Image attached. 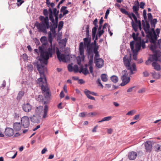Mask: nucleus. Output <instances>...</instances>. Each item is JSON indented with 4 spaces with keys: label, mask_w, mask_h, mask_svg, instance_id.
Wrapping results in <instances>:
<instances>
[{
    "label": "nucleus",
    "mask_w": 161,
    "mask_h": 161,
    "mask_svg": "<svg viewBox=\"0 0 161 161\" xmlns=\"http://www.w3.org/2000/svg\"><path fill=\"white\" fill-rule=\"evenodd\" d=\"M38 49H36L34 50L35 53L39 55V52L41 58L40 60L41 64H38L37 65V69L40 74V77L42 79L46 78L44 74L45 69L44 65L47 64L48 60L49 57H52L53 55V49L52 47H49L47 49V51L43 52L42 48V47H39Z\"/></svg>",
    "instance_id": "nucleus-1"
},
{
    "label": "nucleus",
    "mask_w": 161,
    "mask_h": 161,
    "mask_svg": "<svg viewBox=\"0 0 161 161\" xmlns=\"http://www.w3.org/2000/svg\"><path fill=\"white\" fill-rule=\"evenodd\" d=\"M49 17L40 16L39 17L40 20L41 21L40 23L36 22L35 25L39 31L44 33L47 32L46 29L49 28L50 26L49 22Z\"/></svg>",
    "instance_id": "nucleus-2"
},
{
    "label": "nucleus",
    "mask_w": 161,
    "mask_h": 161,
    "mask_svg": "<svg viewBox=\"0 0 161 161\" xmlns=\"http://www.w3.org/2000/svg\"><path fill=\"white\" fill-rule=\"evenodd\" d=\"M124 64L128 71V74L130 75L136 73L137 69L135 63L133 64L131 66L130 62L131 61L130 56L129 57L125 55L123 58Z\"/></svg>",
    "instance_id": "nucleus-3"
},
{
    "label": "nucleus",
    "mask_w": 161,
    "mask_h": 161,
    "mask_svg": "<svg viewBox=\"0 0 161 161\" xmlns=\"http://www.w3.org/2000/svg\"><path fill=\"white\" fill-rule=\"evenodd\" d=\"M37 83L39 84L42 91L44 92L47 91L48 88L47 86V80L46 78H38L37 81Z\"/></svg>",
    "instance_id": "nucleus-4"
},
{
    "label": "nucleus",
    "mask_w": 161,
    "mask_h": 161,
    "mask_svg": "<svg viewBox=\"0 0 161 161\" xmlns=\"http://www.w3.org/2000/svg\"><path fill=\"white\" fill-rule=\"evenodd\" d=\"M139 40V42H136L135 45V49L134 46L135 43L134 41H133L130 42V46L132 52L137 53L140 50L141 47V39L140 38Z\"/></svg>",
    "instance_id": "nucleus-5"
},
{
    "label": "nucleus",
    "mask_w": 161,
    "mask_h": 161,
    "mask_svg": "<svg viewBox=\"0 0 161 161\" xmlns=\"http://www.w3.org/2000/svg\"><path fill=\"white\" fill-rule=\"evenodd\" d=\"M128 74H129L128 72L127 73L126 70H125L123 72V75L121 77L122 82L120 84L121 86H125L130 82V78L128 76Z\"/></svg>",
    "instance_id": "nucleus-6"
},
{
    "label": "nucleus",
    "mask_w": 161,
    "mask_h": 161,
    "mask_svg": "<svg viewBox=\"0 0 161 161\" xmlns=\"http://www.w3.org/2000/svg\"><path fill=\"white\" fill-rule=\"evenodd\" d=\"M121 12L124 14L126 15H127L128 17L132 21L131 22V25L132 26V27L133 29L134 30L135 32H136L137 31V25L134 23V22L132 18L131 17L130 14L128 12H127L125 9L124 8H121L120 9Z\"/></svg>",
    "instance_id": "nucleus-7"
},
{
    "label": "nucleus",
    "mask_w": 161,
    "mask_h": 161,
    "mask_svg": "<svg viewBox=\"0 0 161 161\" xmlns=\"http://www.w3.org/2000/svg\"><path fill=\"white\" fill-rule=\"evenodd\" d=\"M56 49V53L57 55L58 58L60 61H63L65 62L66 61V57L67 56L64 54H61L58 47H53V49L55 50Z\"/></svg>",
    "instance_id": "nucleus-8"
},
{
    "label": "nucleus",
    "mask_w": 161,
    "mask_h": 161,
    "mask_svg": "<svg viewBox=\"0 0 161 161\" xmlns=\"http://www.w3.org/2000/svg\"><path fill=\"white\" fill-rule=\"evenodd\" d=\"M21 123L23 127L27 128L30 125V120L29 117L27 116L22 117L21 119Z\"/></svg>",
    "instance_id": "nucleus-9"
},
{
    "label": "nucleus",
    "mask_w": 161,
    "mask_h": 161,
    "mask_svg": "<svg viewBox=\"0 0 161 161\" xmlns=\"http://www.w3.org/2000/svg\"><path fill=\"white\" fill-rule=\"evenodd\" d=\"M145 21V22L143 20L142 21L143 28L146 34H151L152 32L149 31L150 25L149 23L147 20Z\"/></svg>",
    "instance_id": "nucleus-10"
},
{
    "label": "nucleus",
    "mask_w": 161,
    "mask_h": 161,
    "mask_svg": "<svg viewBox=\"0 0 161 161\" xmlns=\"http://www.w3.org/2000/svg\"><path fill=\"white\" fill-rule=\"evenodd\" d=\"M152 142L150 141H147L144 143L145 149L146 152H150L152 150Z\"/></svg>",
    "instance_id": "nucleus-11"
},
{
    "label": "nucleus",
    "mask_w": 161,
    "mask_h": 161,
    "mask_svg": "<svg viewBox=\"0 0 161 161\" xmlns=\"http://www.w3.org/2000/svg\"><path fill=\"white\" fill-rule=\"evenodd\" d=\"M22 109L24 111L26 112L29 113L32 109V106L29 103H24L22 106Z\"/></svg>",
    "instance_id": "nucleus-12"
},
{
    "label": "nucleus",
    "mask_w": 161,
    "mask_h": 161,
    "mask_svg": "<svg viewBox=\"0 0 161 161\" xmlns=\"http://www.w3.org/2000/svg\"><path fill=\"white\" fill-rule=\"evenodd\" d=\"M79 50L80 56L81 58L84 59L85 56L84 53V43L83 42L80 43Z\"/></svg>",
    "instance_id": "nucleus-13"
},
{
    "label": "nucleus",
    "mask_w": 161,
    "mask_h": 161,
    "mask_svg": "<svg viewBox=\"0 0 161 161\" xmlns=\"http://www.w3.org/2000/svg\"><path fill=\"white\" fill-rule=\"evenodd\" d=\"M14 130L9 127H7L5 129L4 133L8 136H11L14 134Z\"/></svg>",
    "instance_id": "nucleus-14"
},
{
    "label": "nucleus",
    "mask_w": 161,
    "mask_h": 161,
    "mask_svg": "<svg viewBox=\"0 0 161 161\" xmlns=\"http://www.w3.org/2000/svg\"><path fill=\"white\" fill-rule=\"evenodd\" d=\"M96 66L99 68H102L104 65L103 60L101 58H99L95 61Z\"/></svg>",
    "instance_id": "nucleus-15"
},
{
    "label": "nucleus",
    "mask_w": 161,
    "mask_h": 161,
    "mask_svg": "<svg viewBox=\"0 0 161 161\" xmlns=\"http://www.w3.org/2000/svg\"><path fill=\"white\" fill-rule=\"evenodd\" d=\"M40 41L42 43V46H40L39 47H42L43 52H47V51H44V48L43 46V45H46L47 44V37L45 36H42L40 39Z\"/></svg>",
    "instance_id": "nucleus-16"
},
{
    "label": "nucleus",
    "mask_w": 161,
    "mask_h": 161,
    "mask_svg": "<svg viewBox=\"0 0 161 161\" xmlns=\"http://www.w3.org/2000/svg\"><path fill=\"white\" fill-rule=\"evenodd\" d=\"M150 36V37L149 38L150 42L151 43L154 44L156 42L157 40V35H153V33L152 32V34H148Z\"/></svg>",
    "instance_id": "nucleus-17"
},
{
    "label": "nucleus",
    "mask_w": 161,
    "mask_h": 161,
    "mask_svg": "<svg viewBox=\"0 0 161 161\" xmlns=\"http://www.w3.org/2000/svg\"><path fill=\"white\" fill-rule=\"evenodd\" d=\"M137 156V154L136 152L134 151H132L129 152L128 155V157L130 160H133L135 159Z\"/></svg>",
    "instance_id": "nucleus-18"
},
{
    "label": "nucleus",
    "mask_w": 161,
    "mask_h": 161,
    "mask_svg": "<svg viewBox=\"0 0 161 161\" xmlns=\"http://www.w3.org/2000/svg\"><path fill=\"white\" fill-rule=\"evenodd\" d=\"M159 57L158 54L156 53L150 56L149 58V60H150L151 62H156L158 60V58Z\"/></svg>",
    "instance_id": "nucleus-19"
},
{
    "label": "nucleus",
    "mask_w": 161,
    "mask_h": 161,
    "mask_svg": "<svg viewBox=\"0 0 161 161\" xmlns=\"http://www.w3.org/2000/svg\"><path fill=\"white\" fill-rule=\"evenodd\" d=\"M160 46V45L158 42L157 43L156 42L155 43H154V44H153L151 45L150 49L152 51L154 52L156 49L158 47H159Z\"/></svg>",
    "instance_id": "nucleus-20"
},
{
    "label": "nucleus",
    "mask_w": 161,
    "mask_h": 161,
    "mask_svg": "<svg viewBox=\"0 0 161 161\" xmlns=\"http://www.w3.org/2000/svg\"><path fill=\"white\" fill-rule=\"evenodd\" d=\"M13 128L15 131H19L21 128V124L20 123H15L14 124Z\"/></svg>",
    "instance_id": "nucleus-21"
},
{
    "label": "nucleus",
    "mask_w": 161,
    "mask_h": 161,
    "mask_svg": "<svg viewBox=\"0 0 161 161\" xmlns=\"http://www.w3.org/2000/svg\"><path fill=\"white\" fill-rule=\"evenodd\" d=\"M84 44L86 47H89L90 46V43L91 42V37H86L83 39Z\"/></svg>",
    "instance_id": "nucleus-22"
},
{
    "label": "nucleus",
    "mask_w": 161,
    "mask_h": 161,
    "mask_svg": "<svg viewBox=\"0 0 161 161\" xmlns=\"http://www.w3.org/2000/svg\"><path fill=\"white\" fill-rule=\"evenodd\" d=\"M153 67H154V69L157 71H159L161 69L160 65L157 62H153L152 64Z\"/></svg>",
    "instance_id": "nucleus-23"
},
{
    "label": "nucleus",
    "mask_w": 161,
    "mask_h": 161,
    "mask_svg": "<svg viewBox=\"0 0 161 161\" xmlns=\"http://www.w3.org/2000/svg\"><path fill=\"white\" fill-rule=\"evenodd\" d=\"M48 108L47 105H46L44 106L43 110V114L42 115V118L45 119L47 117V112L48 111Z\"/></svg>",
    "instance_id": "nucleus-24"
},
{
    "label": "nucleus",
    "mask_w": 161,
    "mask_h": 161,
    "mask_svg": "<svg viewBox=\"0 0 161 161\" xmlns=\"http://www.w3.org/2000/svg\"><path fill=\"white\" fill-rule=\"evenodd\" d=\"M79 72L80 73H82L85 75H87L89 73L87 69L86 68H84L83 66H82L80 68Z\"/></svg>",
    "instance_id": "nucleus-25"
},
{
    "label": "nucleus",
    "mask_w": 161,
    "mask_h": 161,
    "mask_svg": "<svg viewBox=\"0 0 161 161\" xmlns=\"http://www.w3.org/2000/svg\"><path fill=\"white\" fill-rule=\"evenodd\" d=\"M67 40L66 38L60 40L59 42V45L62 48H64L66 45Z\"/></svg>",
    "instance_id": "nucleus-26"
},
{
    "label": "nucleus",
    "mask_w": 161,
    "mask_h": 161,
    "mask_svg": "<svg viewBox=\"0 0 161 161\" xmlns=\"http://www.w3.org/2000/svg\"><path fill=\"white\" fill-rule=\"evenodd\" d=\"M30 119L31 121L34 123H38L40 122L39 120L38 119L36 116H35L34 115L31 116L30 117Z\"/></svg>",
    "instance_id": "nucleus-27"
},
{
    "label": "nucleus",
    "mask_w": 161,
    "mask_h": 161,
    "mask_svg": "<svg viewBox=\"0 0 161 161\" xmlns=\"http://www.w3.org/2000/svg\"><path fill=\"white\" fill-rule=\"evenodd\" d=\"M67 8V7L64 6H62L61 8L60 12L63 14V15H65L69 13V11L68 10L66 9Z\"/></svg>",
    "instance_id": "nucleus-28"
},
{
    "label": "nucleus",
    "mask_w": 161,
    "mask_h": 161,
    "mask_svg": "<svg viewBox=\"0 0 161 161\" xmlns=\"http://www.w3.org/2000/svg\"><path fill=\"white\" fill-rule=\"evenodd\" d=\"M43 110V107L42 106H39L37 107L35 109V113L37 115H40Z\"/></svg>",
    "instance_id": "nucleus-29"
},
{
    "label": "nucleus",
    "mask_w": 161,
    "mask_h": 161,
    "mask_svg": "<svg viewBox=\"0 0 161 161\" xmlns=\"http://www.w3.org/2000/svg\"><path fill=\"white\" fill-rule=\"evenodd\" d=\"M151 74L152 75V76L153 78L158 79L160 77L161 75L159 73L157 74L155 71L152 72Z\"/></svg>",
    "instance_id": "nucleus-30"
},
{
    "label": "nucleus",
    "mask_w": 161,
    "mask_h": 161,
    "mask_svg": "<svg viewBox=\"0 0 161 161\" xmlns=\"http://www.w3.org/2000/svg\"><path fill=\"white\" fill-rule=\"evenodd\" d=\"M84 92L85 94L86 95L87 97L91 100H95V98L94 97L91 96L90 95V91H88L87 89H86L84 91Z\"/></svg>",
    "instance_id": "nucleus-31"
},
{
    "label": "nucleus",
    "mask_w": 161,
    "mask_h": 161,
    "mask_svg": "<svg viewBox=\"0 0 161 161\" xmlns=\"http://www.w3.org/2000/svg\"><path fill=\"white\" fill-rule=\"evenodd\" d=\"M57 25L55 24H53L52 25L50 26L49 28L50 29V31L52 32V33L54 35L56 33L55 29L57 27Z\"/></svg>",
    "instance_id": "nucleus-32"
},
{
    "label": "nucleus",
    "mask_w": 161,
    "mask_h": 161,
    "mask_svg": "<svg viewBox=\"0 0 161 161\" xmlns=\"http://www.w3.org/2000/svg\"><path fill=\"white\" fill-rule=\"evenodd\" d=\"M87 48L86 49V54L88 56V57H89L90 55L93 54L92 51V47L90 46L89 47H87Z\"/></svg>",
    "instance_id": "nucleus-33"
},
{
    "label": "nucleus",
    "mask_w": 161,
    "mask_h": 161,
    "mask_svg": "<svg viewBox=\"0 0 161 161\" xmlns=\"http://www.w3.org/2000/svg\"><path fill=\"white\" fill-rule=\"evenodd\" d=\"M49 12V19L51 21H54V18L53 14V10L51 8H49L48 9Z\"/></svg>",
    "instance_id": "nucleus-34"
},
{
    "label": "nucleus",
    "mask_w": 161,
    "mask_h": 161,
    "mask_svg": "<svg viewBox=\"0 0 161 161\" xmlns=\"http://www.w3.org/2000/svg\"><path fill=\"white\" fill-rule=\"evenodd\" d=\"M132 9L133 12L138 17L139 15L138 10L139 9V7L133 6L132 7Z\"/></svg>",
    "instance_id": "nucleus-35"
},
{
    "label": "nucleus",
    "mask_w": 161,
    "mask_h": 161,
    "mask_svg": "<svg viewBox=\"0 0 161 161\" xmlns=\"http://www.w3.org/2000/svg\"><path fill=\"white\" fill-rule=\"evenodd\" d=\"M131 17L132 18V17L135 22L134 23L137 25V24L139 23V21H140V20H138L136 14H135L134 13H131L130 14Z\"/></svg>",
    "instance_id": "nucleus-36"
},
{
    "label": "nucleus",
    "mask_w": 161,
    "mask_h": 161,
    "mask_svg": "<svg viewBox=\"0 0 161 161\" xmlns=\"http://www.w3.org/2000/svg\"><path fill=\"white\" fill-rule=\"evenodd\" d=\"M111 81L114 83H116L118 82V77L115 75H113L110 77Z\"/></svg>",
    "instance_id": "nucleus-37"
},
{
    "label": "nucleus",
    "mask_w": 161,
    "mask_h": 161,
    "mask_svg": "<svg viewBox=\"0 0 161 161\" xmlns=\"http://www.w3.org/2000/svg\"><path fill=\"white\" fill-rule=\"evenodd\" d=\"M24 94V92L23 91H20L17 97V99L18 100H20L21 99L22 97L23 96Z\"/></svg>",
    "instance_id": "nucleus-38"
},
{
    "label": "nucleus",
    "mask_w": 161,
    "mask_h": 161,
    "mask_svg": "<svg viewBox=\"0 0 161 161\" xmlns=\"http://www.w3.org/2000/svg\"><path fill=\"white\" fill-rule=\"evenodd\" d=\"M157 22V19H151L150 21V23L152 27L154 28L155 25Z\"/></svg>",
    "instance_id": "nucleus-39"
},
{
    "label": "nucleus",
    "mask_w": 161,
    "mask_h": 161,
    "mask_svg": "<svg viewBox=\"0 0 161 161\" xmlns=\"http://www.w3.org/2000/svg\"><path fill=\"white\" fill-rule=\"evenodd\" d=\"M101 78L103 81L106 82L108 80L107 75L105 74H102L101 75Z\"/></svg>",
    "instance_id": "nucleus-40"
},
{
    "label": "nucleus",
    "mask_w": 161,
    "mask_h": 161,
    "mask_svg": "<svg viewBox=\"0 0 161 161\" xmlns=\"http://www.w3.org/2000/svg\"><path fill=\"white\" fill-rule=\"evenodd\" d=\"M59 13V10H57L56 8H53V14L54 16L58 15Z\"/></svg>",
    "instance_id": "nucleus-41"
},
{
    "label": "nucleus",
    "mask_w": 161,
    "mask_h": 161,
    "mask_svg": "<svg viewBox=\"0 0 161 161\" xmlns=\"http://www.w3.org/2000/svg\"><path fill=\"white\" fill-rule=\"evenodd\" d=\"M89 25H87L86 26V37L90 38L91 37L89 35Z\"/></svg>",
    "instance_id": "nucleus-42"
},
{
    "label": "nucleus",
    "mask_w": 161,
    "mask_h": 161,
    "mask_svg": "<svg viewBox=\"0 0 161 161\" xmlns=\"http://www.w3.org/2000/svg\"><path fill=\"white\" fill-rule=\"evenodd\" d=\"M155 150L157 152L161 151V146L159 144H157L155 147Z\"/></svg>",
    "instance_id": "nucleus-43"
},
{
    "label": "nucleus",
    "mask_w": 161,
    "mask_h": 161,
    "mask_svg": "<svg viewBox=\"0 0 161 161\" xmlns=\"http://www.w3.org/2000/svg\"><path fill=\"white\" fill-rule=\"evenodd\" d=\"M138 34L137 33L136 35L134 32H133L132 34V37L135 41H137L138 39Z\"/></svg>",
    "instance_id": "nucleus-44"
},
{
    "label": "nucleus",
    "mask_w": 161,
    "mask_h": 161,
    "mask_svg": "<svg viewBox=\"0 0 161 161\" xmlns=\"http://www.w3.org/2000/svg\"><path fill=\"white\" fill-rule=\"evenodd\" d=\"M55 17V20L54 19V21H51L53 24H55L56 25H58V15L54 16Z\"/></svg>",
    "instance_id": "nucleus-45"
},
{
    "label": "nucleus",
    "mask_w": 161,
    "mask_h": 161,
    "mask_svg": "<svg viewBox=\"0 0 161 161\" xmlns=\"http://www.w3.org/2000/svg\"><path fill=\"white\" fill-rule=\"evenodd\" d=\"M73 71L75 73L79 72V67L77 65H75L73 67Z\"/></svg>",
    "instance_id": "nucleus-46"
},
{
    "label": "nucleus",
    "mask_w": 161,
    "mask_h": 161,
    "mask_svg": "<svg viewBox=\"0 0 161 161\" xmlns=\"http://www.w3.org/2000/svg\"><path fill=\"white\" fill-rule=\"evenodd\" d=\"M45 92V93L44 94V96L47 99H48L49 98H50V97L51 96V94H50L49 92L48 91L46 92Z\"/></svg>",
    "instance_id": "nucleus-47"
},
{
    "label": "nucleus",
    "mask_w": 161,
    "mask_h": 161,
    "mask_svg": "<svg viewBox=\"0 0 161 161\" xmlns=\"http://www.w3.org/2000/svg\"><path fill=\"white\" fill-rule=\"evenodd\" d=\"M17 3H16L17 5L18 6H20L22 3H24V0H17Z\"/></svg>",
    "instance_id": "nucleus-48"
},
{
    "label": "nucleus",
    "mask_w": 161,
    "mask_h": 161,
    "mask_svg": "<svg viewBox=\"0 0 161 161\" xmlns=\"http://www.w3.org/2000/svg\"><path fill=\"white\" fill-rule=\"evenodd\" d=\"M48 12L47 9H44L43 10V14L45 17H48Z\"/></svg>",
    "instance_id": "nucleus-49"
},
{
    "label": "nucleus",
    "mask_w": 161,
    "mask_h": 161,
    "mask_svg": "<svg viewBox=\"0 0 161 161\" xmlns=\"http://www.w3.org/2000/svg\"><path fill=\"white\" fill-rule=\"evenodd\" d=\"M104 31L103 30H98L97 35L99 37H100L101 36L103 33Z\"/></svg>",
    "instance_id": "nucleus-50"
},
{
    "label": "nucleus",
    "mask_w": 161,
    "mask_h": 161,
    "mask_svg": "<svg viewBox=\"0 0 161 161\" xmlns=\"http://www.w3.org/2000/svg\"><path fill=\"white\" fill-rule=\"evenodd\" d=\"M64 24V22L63 21H61L59 22L58 25V29L59 30L61 29L63 26Z\"/></svg>",
    "instance_id": "nucleus-51"
},
{
    "label": "nucleus",
    "mask_w": 161,
    "mask_h": 161,
    "mask_svg": "<svg viewBox=\"0 0 161 161\" xmlns=\"http://www.w3.org/2000/svg\"><path fill=\"white\" fill-rule=\"evenodd\" d=\"M73 67L71 64H69L68 66V69L69 71L71 72L73 71Z\"/></svg>",
    "instance_id": "nucleus-52"
},
{
    "label": "nucleus",
    "mask_w": 161,
    "mask_h": 161,
    "mask_svg": "<svg viewBox=\"0 0 161 161\" xmlns=\"http://www.w3.org/2000/svg\"><path fill=\"white\" fill-rule=\"evenodd\" d=\"M143 15L144 20H146L147 19V12L146 10L145 9H144L143 11Z\"/></svg>",
    "instance_id": "nucleus-53"
},
{
    "label": "nucleus",
    "mask_w": 161,
    "mask_h": 161,
    "mask_svg": "<svg viewBox=\"0 0 161 161\" xmlns=\"http://www.w3.org/2000/svg\"><path fill=\"white\" fill-rule=\"evenodd\" d=\"M104 121H108L112 119L111 116H108L105 117L103 118Z\"/></svg>",
    "instance_id": "nucleus-54"
},
{
    "label": "nucleus",
    "mask_w": 161,
    "mask_h": 161,
    "mask_svg": "<svg viewBox=\"0 0 161 161\" xmlns=\"http://www.w3.org/2000/svg\"><path fill=\"white\" fill-rule=\"evenodd\" d=\"M145 92V88H142L137 91V93H142Z\"/></svg>",
    "instance_id": "nucleus-55"
},
{
    "label": "nucleus",
    "mask_w": 161,
    "mask_h": 161,
    "mask_svg": "<svg viewBox=\"0 0 161 161\" xmlns=\"http://www.w3.org/2000/svg\"><path fill=\"white\" fill-rule=\"evenodd\" d=\"M97 83L98 84V85L99 86H101V88H103V86L101 82V80L100 79H98L97 80Z\"/></svg>",
    "instance_id": "nucleus-56"
},
{
    "label": "nucleus",
    "mask_w": 161,
    "mask_h": 161,
    "mask_svg": "<svg viewBox=\"0 0 161 161\" xmlns=\"http://www.w3.org/2000/svg\"><path fill=\"white\" fill-rule=\"evenodd\" d=\"M94 53L95 54V55L94 57V59L95 61L99 58H98L99 56V54L98 52L96 53Z\"/></svg>",
    "instance_id": "nucleus-57"
},
{
    "label": "nucleus",
    "mask_w": 161,
    "mask_h": 161,
    "mask_svg": "<svg viewBox=\"0 0 161 161\" xmlns=\"http://www.w3.org/2000/svg\"><path fill=\"white\" fill-rule=\"evenodd\" d=\"M142 47L143 49L145 47V42L144 40L141 41V47Z\"/></svg>",
    "instance_id": "nucleus-58"
},
{
    "label": "nucleus",
    "mask_w": 161,
    "mask_h": 161,
    "mask_svg": "<svg viewBox=\"0 0 161 161\" xmlns=\"http://www.w3.org/2000/svg\"><path fill=\"white\" fill-rule=\"evenodd\" d=\"M133 54V59L135 60H136L137 59V53L132 52Z\"/></svg>",
    "instance_id": "nucleus-59"
},
{
    "label": "nucleus",
    "mask_w": 161,
    "mask_h": 161,
    "mask_svg": "<svg viewBox=\"0 0 161 161\" xmlns=\"http://www.w3.org/2000/svg\"><path fill=\"white\" fill-rule=\"evenodd\" d=\"M143 76L146 77L149 76V74L147 71H145L143 73Z\"/></svg>",
    "instance_id": "nucleus-60"
},
{
    "label": "nucleus",
    "mask_w": 161,
    "mask_h": 161,
    "mask_svg": "<svg viewBox=\"0 0 161 161\" xmlns=\"http://www.w3.org/2000/svg\"><path fill=\"white\" fill-rule=\"evenodd\" d=\"M97 27L95 26L92 29V33L96 34V32L97 30Z\"/></svg>",
    "instance_id": "nucleus-61"
},
{
    "label": "nucleus",
    "mask_w": 161,
    "mask_h": 161,
    "mask_svg": "<svg viewBox=\"0 0 161 161\" xmlns=\"http://www.w3.org/2000/svg\"><path fill=\"white\" fill-rule=\"evenodd\" d=\"M98 48H99V47L98 46L95 47L93 50V51H94V53L98 52Z\"/></svg>",
    "instance_id": "nucleus-62"
},
{
    "label": "nucleus",
    "mask_w": 161,
    "mask_h": 161,
    "mask_svg": "<svg viewBox=\"0 0 161 161\" xmlns=\"http://www.w3.org/2000/svg\"><path fill=\"white\" fill-rule=\"evenodd\" d=\"M134 114V111L131 110L129 112H128L126 114L127 115H133Z\"/></svg>",
    "instance_id": "nucleus-63"
},
{
    "label": "nucleus",
    "mask_w": 161,
    "mask_h": 161,
    "mask_svg": "<svg viewBox=\"0 0 161 161\" xmlns=\"http://www.w3.org/2000/svg\"><path fill=\"white\" fill-rule=\"evenodd\" d=\"M145 5V3L143 2H142L140 3V7L142 9H143L144 6Z\"/></svg>",
    "instance_id": "nucleus-64"
}]
</instances>
